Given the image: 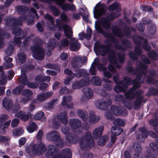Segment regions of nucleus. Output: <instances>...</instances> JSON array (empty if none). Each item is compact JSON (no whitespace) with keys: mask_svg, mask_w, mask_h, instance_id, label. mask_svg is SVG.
Returning a JSON list of instances; mask_svg holds the SVG:
<instances>
[{"mask_svg":"<svg viewBox=\"0 0 158 158\" xmlns=\"http://www.w3.org/2000/svg\"><path fill=\"white\" fill-rule=\"evenodd\" d=\"M108 9L110 11L116 10L115 12L113 11L108 13L106 17L101 18L99 20L95 21V27L97 31L104 35L106 38H108L112 43L115 44L114 48L117 50L125 51L127 48L131 47V42L126 39L120 40L122 47L119 45V41L112 34L110 33L106 32L102 28V26L106 30L109 29L110 27L111 20H113L120 15V12L121 11V8L120 5L117 2H115L109 6Z\"/></svg>","mask_w":158,"mask_h":158,"instance_id":"nucleus-1","label":"nucleus"},{"mask_svg":"<svg viewBox=\"0 0 158 158\" xmlns=\"http://www.w3.org/2000/svg\"><path fill=\"white\" fill-rule=\"evenodd\" d=\"M16 10L18 13L21 15L18 18L6 17L5 19V21L6 23V27L11 26L12 32L13 34L19 36L22 33L21 28L18 27L22 25V21L27 20V24L28 25H31L35 22V17L33 15H31L29 9L28 7L19 5L15 7Z\"/></svg>","mask_w":158,"mask_h":158,"instance_id":"nucleus-2","label":"nucleus"},{"mask_svg":"<svg viewBox=\"0 0 158 158\" xmlns=\"http://www.w3.org/2000/svg\"><path fill=\"white\" fill-rule=\"evenodd\" d=\"M94 49L97 55L104 56L108 53L109 62L113 64L117 68H120L121 66L118 62L120 63H123L125 59V54L123 52H118L117 53L118 57L116 56L115 51L110 49L106 45L101 44L99 41H96L94 44Z\"/></svg>","mask_w":158,"mask_h":158,"instance_id":"nucleus-3","label":"nucleus"},{"mask_svg":"<svg viewBox=\"0 0 158 158\" xmlns=\"http://www.w3.org/2000/svg\"><path fill=\"white\" fill-rule=\"evenodd\" d=\"M127 70L133 75L137 74L136 78L133 81L128 77H125L123 79V83L125 85H122L124 88H127L128 85L133 84V87L130 89L127 92H125L124 95L127 99L131 100L135 97H136V100L133 102L134 107L135 110L138 109V82L137 78L138 75L137 72L132 67H127Z\"/></svg>","mask_w":158,"mask_h":158,"instance_id":"nucleus-4","label":"nucleus"},{"mask_svg":"<svg viewBox=\"0 0 158 158\" xmlns=\"http://www.w3.org/2000/svg\"><path fill=\"white\" fill-rule=\"evenodd\" d=\"M56 25L59 31H60L63 28L65 36L70 39L71 41L70 43L69 40L66 38L62 40L60 43L61 47H68L70 44V49L72 51H74L78 50L80 47L81 44L78 41L77 39L75 38H72L73 36V32L71 28L67 25L63 24L61 20L59 19H57L56 20Z\"/></svg>","mask_w":158,"mask_h":158,"instance_id":"nucleus-5","label":"nucleus"},{"mask_svg":"<svg viewBox=\"0 0 158 158\" xmlns=\"http://www.w3.org/2000/svg\"><path fill=\"white\" fill-rule=\"evenodd\" d=\"M81 57L78 56H75L72 59L71 64L72 67L74 69L73 71L75 72L73 74V76H67L64 79V83L65 85L69 84L71 80L74 77L80 78L87 75V72L84 69H79L78 68L81 67L84 64Z\"/></svg>","mask_w":158,"mask_h":158,"instance_id":"nucleus-6","label":"nucleus"},{"mask_svg":"<svg viewBox=\"0 0 158 158\" xmlns=\"http://www.w3.org/2000/svg\"><path fill=\"white\" fill-rule=\"evenodd\" d=\"M48 158H71L72 153L69 148H66L61 151L60 153L56 149V148L52 145L48 146V151L45 154Z\"/></svg>","mask_w":158,"mask_h":158,"instance_id":"nucleus-7","label":"nucleus"},{"mask_svg":"<svg viewBox=\"0 0 158 158\" xmlns=\"http://www.w3.org/2000/svg\"><path fill=\"white\" fill-rule=\"evenodd\" d=\"M43 43L42 40L38 38H35L33 40L34 46H30L33 53V57L38 60H42L44 58L45 51L44 49L40 47Z\"/></svg>","mask_w":158,"mask_h":158,"instance_id":"nucleus-8","label":"nucleus"},{"mask_svg":"<svg viewBox=\"0 0 158 158\" xmlns=\"http://www.w3.org/2000/svg\"><path fill=\"white\" fill-rule=\"evenodd\" d=\"M79 144L82 151H85L88 148L94 147L95 142L93 139L91 133L90 131L86 132L85 138L82 137L79 139Z\"/></svg>","mask_w":158,"mask_h":158,"instance_id":"nucleus-9","label":"nucleus"},{"mask_svg":"<svg viewBox=\"0 0 158 158\" xmlns=\"http://www.w3.org/2000/svg\"><path fill=\"white\" fill-rule=\"evenodd\" d=\"M46 146L44 143L30 144L26 149V152L29 154L31 153L34 156L42 154L46 151Z\"/></svg>","mask_w":158,"mask_h":158,"instance_id":"nucleus-10","label":"nucleus"},{"mask_svg":"<svg viewBox=\"0 0 158 158\" xmlns=\"http://www.w3.org/2000/svg\"><path fill=\"white\" fill-rule=\"evenodd\" d=\"M46 137L48 141L55 142V145L60 148L63 147L67 144L66 142L60 138L59 132L55 130L50 131L47 133Z\"/></svg>","mask_w":158,"mask_h":158,"instance_id":"nucleus-11","label":"nucleus"},{"mask_svg":"<svg viewBox=\"0 0 158 158\" xmlns=\"http://www.w3.org/2000/svg\"><path fill=\"white\" fill-rule=\"evenodd\" d=\"M106 6L105 4L98 3L94 8L93 14L94 18L98 19L101 16L106 14Z\"/></svg>","mask_w":158,"mask_h":158,"instance_id":"nucleus-12","label":"nucleus"},{"mask_svg":"<svg viewBox=\"0 0 158 158\" xmlns=\"http://www.w3.org/2000/svg\"><path fill=\"white\" fill-rule=\"evenodd\" d=\"M141 58L145 64H139V81L140 79L143 80L146 77L147 66L146 64H149L150 61L149 59L144 55H143Z\"/></svg>","mask_w":158,"mask_h":158,"instance_id":"nucleus-13","label":"nucleus"},{"mask_svg":"<svg viewBox=\"0 0 158 158\" xmlns=\"http://www.w3.org/2000/svg\"><path fill=\"white\" fill-rule=\"evenodd\" d=\"M69 127L66 126L61 128L62 132L66 135L65 138L67 141L70 143H76L77 141L78 138L75 133L70 132Z\"/></svg>","mask_w":158,"mask_h":158,"instance_id":"nucleus-14","label":"nucleus"},{"mask_svg":"<svg viewBox=\"0 0 158 158\" xmlns=\"http://www.w3.org/2000/svg\"><path fill=\"white\" fill-rule=\"evenodd\" d=\"M124 33H123L121 30L117 27H114L112 29V32L115 35L121 38L125 36L127 38L131 37L130 28L126 25L123 27Z\"/></svg>","mask_w":158,"mask_h":158,"instance_id":"nucleus-15","label":"nucleus"},{"mask_svg":"<svg viewBox=\"0 0 158 158\" xmlns=\"http://www.w3.org/2000/svg\"><path fill=\"white\" fill-rule=\"evenodd\" d=\"M21 38L20 37H15L13 42L8 43V47L5 51L6 53L8 56H10L13 53L15 45L20 47L21 42Z\"/></svg>","mask_w":158,"mask_h":158,"instance_id":"nucleus-16","label":"nucleus"},{"mask_svg":"<svg viewBox=\"0 0 158 158\" xmlns=\"http://www.w3.org/2000/svg\"><path fill=\"white\" fill-rule=\"evenodd\" d=\"M90 83V78L88 76L84 77L80 81L74 82L72 85L73 89H78L81 87L88 85Z\"/></svg>","mask_w":158,"mask_h":158,"instance_id":"nucleus-17","label":"nucleus"},{"mask_svg":"<svg viewBox=\"0 0 158 158\" xmlns=\"http://www.w3.org/2000/svg\"><path fill=\"white\" fill-rule=\"evenodd\" d=\"M111 104L112 101L109 99H107L106 101L103 99H98L95 103V106L97 108L103 110H106Z\"/></svg>","mask_w":158,"mask_h":158,"instance_id":"nucleus-18","label":"nucleus"},{"mask_svg":"<svg viewBox=\"0 0 158 158\" xmlns=\"http://www.w3.org/2000/svg\"><path fill=\"white\" fill-rule=\"evenodd\" d=\"M18 79L22 84L25 85H27L29 88L36 89L38 86V83L29 82L27 79L26 74H23V73H22V74L19 77Z\"/></svg>","mask_w":158,"mask_h":158,"instance_id":"nucleus-19","label":"nucleus"},{"mask_svg":"<svg viewBox=\"0 0 158 158\" xmlns=\"http://www.w3.org/2000/svg\"><path fill=\"white\" fill-rule=\"evenodd\" d=\"M69 126L73 131L76 132L81 125V121L78 118L70 119L69 120Z\"/></svg>","mask_w":158,"mask_h":158,"instance_id":"nucleus-20","label":"nucleus"},{"mask_svg":"<svg viewBox=\"0 0 158 158\" xmlns=\"http://www.w3.org/2000/svg\"><path fill=\"white\" fill-rule=\"evenodd\" d=\"M53 94L52 91H49L38 95L37 98L33 100L32 102L34 104L37 103V101L43 102L49 98Z\"/></svg>","mask_w":158,"mask_h":158,"instance_id":"nucleus-21","label":"nucleus"},{"mask_svg":"<svg viewBox=\"0 0 158 158\" xmlns=\"http://www.w3.org/2000/svg\"><path fill=\"white\" fill-rule=\"evenodd\" d=\"M72 100V97L70 95L64 96L62 98V101L61 103V106L66 108H73V104L72 102H70Z\"/></svg>","mask_w":158,"mask_h":158,"instance_id":"nucleus-22","label":"nucleus"},{"mask_svg":"<svg viewBox=\"0 0 158 158\" xmlns=\"http://www.w3.org/2000/svg\"><path fill=\"white\" fill-rule=\"evenodd\" d=\"M44 18L46 19L47 24L48 27L51 31H55L56 27L55 25L54 19L52 17L48 14H46L44 15Z\"/></svg>","mask_w":158,"mask_h":158,"instance_id":"nucleus-23","label":"nucleus"},{"mask_svg":"<svg viewBox=\"0 0 158 158\" xmlns=\"http://www.w3.org/2000/svg\"><path fill=\"white\" fill-rule=\"evenodd\" d=\"M21 93L24 96V97L22 98L20 102L24 104H25L31 99V96L33 94L32 91L29 89L23 90Z\"/></svg>","mask_w":158,"mask_h":158,"instance_id":"nucleus-24","label":"nucleus"},{"mask_svg":"<svg viewBox=\"0 0 158 158\" xmlns=\"http://www.w3.org/2000/svg\"><path fill=\"white\" fill-rule=\"evenodd\" d=\"M32 114L30 112H26L23 111H20L16 114L15 116L23 121H27L30 118H31Z\"/></svg>","mask_w":158,"mask_h":158,"instance_id":"nucleus-25","label":"nucleus"},{"mask_svg":"<svg viewBox=\"0 0 158 158\" xmlns=\"http://www.w3.org/2000/svg\"><path fill=\"white\" fill-rule=\"evenodd\" d=\"M115 100L121 102L128 109L131 110L132 108V104L130 101L127 102L126 99L123 95H117L115 97Z\"/></svg>","mask_w":158,"mask_h":158,"instance_id":"nucleus-26","label":"nucleus"},{"mask_svg":"<svg viewBox=\"0 0 158 158\" xmlns=\"http://www.w3.org/2000/svg\"><path fill=\"white\" fill-rule=\"evenodd\" d=\"M147 40L142 37L139 36V47H142L145 50L149 51L151 49V47L149 45H148ZM140 50L139 48V56L140 53Z\"/></svg>","mask_w":158,"mask_h":158,"instance_id":"nucleus-27","label":"nucleus"},{"mask_svg":"<svg viewBox=\"0 0 158 158\" xmlns=\"http://www.w3.org/2000/svg\"><path fill=\"white\" fill-rule=\"evenodd\" d=\"M57 44V41L56 40L54 39L49 40L48 44V49L46 53V54L48 56H50L51 55V51L53 49Z\"/></svg>","mask_w":158,"mask_h":158,"instance_id":"nucleus-28","label":"nucleus"},{"mask_svg":"<svg viewBox=\"0 0 158 158\" xmlns=\"http://www.w3.org/2000/svg\"><path fill=\"white\" fill-rule=\"evenodd\" d=\"M92 35V31L91 29L90 28L88 27L86 34L82 32L79 34L78 36L81 40H82L84 38L86 39L87 40H89L91 38Z\"/></svg>","mask_w":158,"mask_h":158,"instance_id":"nucleus-29","label":"nucleus"},{"mask_svg":"<svg viewBox=\"0 0 158 158\" xmlns=\"http://www.w3.org/2000/svg\"><path fill=\"white\" fill-rule=\"evenodd\" d=\"M57 118L63 124L66 125L68 124V115L66 111L59 113L57 115Z\"/></svg>","mask_w":158,"mask_h":158,"instance_id":"nucleus-30","label":"nucleus"},{"mask_svg":"<svg viewBox=\"0 0 158 158\" xmlns=\"http://www.w3.org/2000/svg\"><path fill=\"white\" fill-rule=\"evenodd\" d=\"M13 105V102L9 98H4L2 100V105L8 111H10Z\"/></svg>","mask_w":158,"mask_h":158,"instance_id":"nucleus-31","label":"nucleus"},{"mask_svg":"<svg viewBox=\"0 0 158 158\" xmlns=\"http://www.w3.org/2000/svg\"><path fill=\"white\" fill-rule=\"evenodd\" d=\"M100 120V117L96 116L93 111L90 112L89 118V121L91 123L95 124Z\"/></svg>","mask_w":158,"mask_h":158,"instance_id":"nucleus-32","label":"nucleus"},{"mask_svg":"<svg viewBox=\"0 0 158 158\" xmlns=\"http://www.w3.org/2000/svg\"><path fill=\"white\" fill-rule=\"evenodd\" d=\"M103 130V126H100L96 128L93 133L94 139H97L100 137L102 134Z\"/></svg>","mask_w":158,"mask_h":158,"instance_id":"nucleus-33","label":"nucleus"},{"mask_svg":"<svg viewBox=\"0 0 158 158\" xmlns=\"http://www.w3.org/2000/svg\"><path fill=\"white\" fill-rule=\"evenodd\" d=\"M10 34L8 33H5L3 30L0 29V48L4 47L5 46V43L3 41V37L8 38Z\"/></svg>","mask_w":158,"mask_h":158,"instance_id":"nucleus-34","label":"nucleus"},{"mask_svg":"<svg viewBox=\"0 0 158 158\" xmlns=\"http://www.w3.org/2000/svg\"><path fill=\"white\" fill-rule=\"evenodd\" d=\"M82 91L87 99H90L93 97V92L91 88L85 87L82 89Z\"/></svg>","mask_w":158,"mask_h":158,"instance_id":"nucleus-35","label":"nucleus"},{"mask_svg":"<svg viewBox=\"0 0 158 158\" xmlns=\"http://www.w3.org/2000/svg\"><path fill=\"white\" fill-rule=\"evenodd\" d=\"M6 56L4 58L5 63L4 64V66L5 69L10 68L13 66V64L11 62L12 61V58Z\"/></svg>","mask_w":158,"mask_h":158,"instance_id":"nucleus-36","label":"nucleus"},{"mask_svg":"<svg viewBox=\"0 0 158 158\" xmlns=\"http://www.w3.org/2000/svg\"><path fill=\"white\" fill-rule=\"evenodd\" d=\"M83 8H80V9L82 10L83 12L82 13L81 15L82 16L83 20L86 22H88L89 17V14L88 11L87 9L86 8L85 5H83Z\"/></svg>","mask_w":158,"mask_h":158,"instance_id":"nucleus-37","label":"nucleus"},{"mask_svg":"<svg viewBox=\"0 0 158 158\" xmlns=\"http://www.w3.org/2000/svg\"><path fill=\"white\" fill-rule=\"evenodd\" d=\"M112 135L118 136L121 134L123 131V129L116 126H113L111 129Z\"/></svg>","mask_w":158,"mask_h":158,"instance_id":"nucleus-38","label":"nucleus"},{"mask_svg":"<svg viewBox=\"0 0 158 158\" xmlns=\"http://www.w3.org/2000/svg\"><path fill=\"white\" fill-rule=\"evenodd\" d=\"M91 84L94 85L100 86L102 84L101 79L99 77L96 76H93L91 80Z\"/></svg>","mask_w":158,"mask_h":158,"instance_id":"nucleus-39","label":"nucleus"},{"mask_svg":"<svg viewBox=\"0 0 158 158\" xmlns=\"http://www.w3.org/2000/svg\"><path fill=\"white\" fill-rule=\"evenodd\" d=\"M77 114L78 116L81 118L83 121L85 122L87 121L88 114L86 111L79 109L77 111Z\"/></svg>","mask_w":158,"mask_h":158,"instance_id":"nucleus-40","label":"nucleus"},{"mask_svg":"<svg viewBox=\"0 0 158 158\" xmlns=\"http://www.w3.org/2000/svg\"><path fill=\"white\" fill-rule=\"evenodd\" d=\"M130 59L133 60H136L138 57V46L137 45L135 47L134 52H130L129 54Z\"/></svg>","mask_w":158,"mask_h":158,"instance_id":"nucleus-41","label":"nucleus"},{"mask_svg":"<svg viewBox=\"0 0 158 158\" xmlns=\"http://www.w3.org/2000/svg\"><path fill=\"white\" fill-rule=\"evenodd\" d=\"M118 107L115 105L112 106L110 107V110L111 112L116 116L121 115V110Z\"/></svg>","mask_w":158,"mask_h":158,"instance_id":"nucleus-42","label":"nucleus"},{"mask_svg":"<svg viewBox=\"0 0 158 158\" xmlns=\"http://www.w3.org/2000/svg\"><path fill=\"white\" fill-rule=\"evenodd\" d=\"M94 61V63L99 71H104L106 69V68L103 64L99 63L100 60L98 58H95Z\"/></svg>","mask_w":158,"mask_h":158,"instance_id":"nucleus-43","label":"nucleus"},{"mask_svg":"<svg viewBox=\"0 0 158 158\" xmlns=\"http://www.w3.org/2000/svg\"><path fill=\"white\" fill-rule=\"evenodd\" d=\"M59 99L57 98H54L51 101L46 104V108L48 109H52L54 106L58 103Z\"/></svg>","mask_w":158,"mask_h":158,"instance_id":"nucleus-44","label":"nucleus"},{"mask_svg":"<svg viewBox=\"0 0 158 158\" xmlns=\"http://www.w3.org/2000/svg\"><path fill=\"white\" fill-rule=\"evenodd\" d=\"M44 116V112L42 111H40L35 114L34 115V118L37 120H39L42 121H44L46 120Z\"/></svg>","mask_w":158,"mask_h":158,"instance_id":"nucleus-45","label":"nucleus"},{"mask_svg":"<svg viewBox=\"0 0 158 158\" xmlns=\"http://www.w3.org/2000/svg\"><path fill=\"white\" fill-rule=\"evenodd\" d=\"M37 126L36 124L33 122L29 123L27 127V130L29 133H32L36 130Z\"/></svg>","mask_w":158,"mask_h":158,"instance_id":"nucleus-46","label":"nucleus"},{"mask_svg":"<svg viewBox=\"0 0 158 158\" xmlns=\"http://www.w3.org/2000/svg\"><path fill=\"white\" fill-rule=\"evenodd\" d=\"M44 66L47 68L54 69L58 72H60V67L56 64L47 63Z\"/></svg>","mask_w":158,"mask_h":158,"instance_id":"nucleus-47","label":"nucleus"},{"mask_svg":"<svg viewBox=\"0 0 158 158\" xmlns=\"http://www.w3.org/2000/svg\"><path fill=\"white\" fill-rule=\"evenodd\" d=\"M5 7L3 5H0V23H1L2 18L3 16L7 13L6 7L5 6Z\"/></svg>","mask_w":158,"mask_h":158,"instance_id":"nucleus-48","label":"nucleus"},{"mask_svg":"<svg viewBox=\"0 0 158 158\" xmlns=\"http://www.w3.org/2000/svg\"><path fill=\"white\" fill-rule=\"evenodd\" d=\"M23 133V130L22 128L15 129L12 131V135L15 137H18L21 135Z\"/></svg>","mask_w":158,"mask_h":158,"instance_id":"nucleus-49","label":"nucleus"},{"mask_svg":"<svg viewBox=\"0 0 158 158\" xmlns=\"http://www.w3.org/2000/svg\"><path fill=\"white\" fill-rule=\"evenodd\" d=\"M34 35L31 33L23 41L22 43V46H26L29 44V43L31 41Z\"/></svg>","mask_w":158,"mask_h":158,"instance_id":"nucleus-50","label":"nucleus"},{"mask_svg":"<svg viewBox=\"0 0 158 158\" xmlns=\"http://www.w3.org/2000/svg\"><path fill=\"white\" fill-rule=\"evenodd\" d=\"M148 56L152 59L154 60H158V55L154 51L148 52Z\"/></svg>","mask_w":158,"mask_h":158,"instance_id":"nucleus-51","label":"nucleus"},{"mask_svg":"<svg viewBox=\"0 0 158 158\" xmlns=\"http://www.w3.org/2000/svg\"><path fill=\"white\" fill-rule=\"evenodd\" d=\"M18 61L22 63H24L26 60V56L24 52H20L18 53Z\"/></svg>","mask_w":158,"mask_h":158,"instance_id":"nucleus-52","label":"nucleus"},{"mask_svg":"<svg viewBox=\"0 0 158 158\" xmlns=\"http://www.w3.org/2000/svg\"><path fill=\"white\" fill-rule=\"evenodd\" d=\"M113 123L115 125L122 127L125 126V122L124 120L117 118L114 121Z\"/></svg>","mask_w":158,"mask_h":158,"instance_id":"nucleus-53","label":"nucleus"},{"mask_svg":"<svg viewBox=\"0 0 158 158\" xmlns=\"http://www.w3.org/2000/svg\"><path fill=\"white\" fill-rule=\"evenodd\" d=\"M109 139L107 135H104L99 139L98 141V143L99 145L102 146Z\"/></svg>","mask_w":158,"mask_h":158,"instance_id":"nucleus-54","label":"nucleus"},{"mask_svg":"<svg viewBox=\"0 0 158 158\" xmlns=\"http://www.w3.org/2000/svg\"><path fill=\"white\" fill-rule=\"evenodd\" d=\"M94 92L99 94L103 96L106 97L107 94L105 91L103 89L96 88L94 89Z\"/></svg>","mask_w":158,"mask_h":158,"instance_id":"nucleus-55","label":"nucleus"},{"mask_svg":"<svg viewBox=\"0 0 158 158\" xmlns=\"http://www.w3.org/2000/svg\"><path fill=\"white\" fill-rule=\"evenodd\" d=\"M133 148L135 152V153L134 155L133 158H138V143L137 142L134 143Z\"/></svg>","mask_w":158,"mask_h":158,"instance_id":"nucleus-56","label":"nucleus"},{"mask_svg":"<svg viewBox=\"0 0 158 158\" xmlns=\"http://www.w3.org/2000/svg\"><path fill=\"white\" fill-rule=\"evenodd\" d=\"M24 88L23 85H20L16 87L13 91V93L14 94L16 95H19L22 89Z\"/></svg>","mask_w":158,"mask_h":158,"instance_id":"nucleus-57","label":"nucleus"},{"mask_svg":"<svg viewBox=\"0 0 158 158\" xmlns=\"http://www.w3.org/2000/svg\"><path fill=\"white\" fill-rule=\"evenodd\" d=\"M94 62V61L92 63L89 69V73L92 75H96V74L97 69Z\"/></svg>","mask_w":158,"mask_h":158,"instance_id":"nucleus-58","label":"nucleus"},{"mask_svg":"<svg viewBox=\"0 0 158 158\" xmlns=\"http://www.w3.org/2000/svg\"><path fill=\"white\" fill-rule=\"evenodd\" d=\"M139 131L142 134L141 135L139 136V138H140L141 137L145 138L147 137L148 134L147 132V130L145 128H143L139 129Z\"/></svg>","mask_w":158,"mask_h":158,"instance_id":"nucleus-59","label":"nucleus"},{"mask_svg":"<svg viewBox=\"0 0 158 158\" xmlns=\"http://www.w3.org/2000/svg\"><path fill=\"white\" fill-rule=\"evenodd\" d=\"M50 9L52 11L53 14L55 16H57L59 15L60 12L55 6L52 5L50 6Z\"/></svg>","mask_w":158,"mask_h":158,"instance_id":"nucleus-60","label":"nucleus"},{"mask_svg":"<svg viewBox=\"0 0 158 158\" xmlns=\"http://www.w3.org/2000/svg\"><path fill=\"white\" fill-rule=\"evenodd\" d=\"M45 25V23L44 20H42L41 23H38L36 24V27L38 30L40 32H42L44 30L43 26Z\"/></svg>","mask_w":158,"mask_h":158,"instance_id":"nucleus-61","label":"nucleus"},{"mask_svg":"<svg viewBox=\"0 0 158 158\" xmlns=\"http://www.w3.org/2000/svg\"><path fill=\"white\" fill-rule=\"evenodd\" d=\"M35 68V66L32 64L29 65L27 66H26L25 68H23L21 70V73L25 74V72L27 71L30 70L32 69Z\"/></svg>","mask_w":158,"mask_h":158,"instance_id":"nucleus-62","label":"nucleus"},{"mask_svg":"<svg viewBox=\"0 0 158 158\" xmlns=\"http://www.w3.org/2000/svg\"><path fill=\"white\" fill-rule=\"evenodd\" d=\"M69 92L70 90L65 86L61 87L59 90V93L60 95L66 94Z\"/></svg>","mask_w":158,"mask_h":158,"instance_id":"nucleus-63","label":"nucleus"},{"mask_svg":"<svg viewBox=\"0 0 158 158\" xmlns=\"http://www.w3.org/2000/svg\"><path fill=\"white\" fill-rule=\"evenodd\" d=\"M52 122L53 127L55 129H57L60 126L61 124L60 122L56 119H53L52 120Z\"/></svg>","mask_w":158,"mask_h":158,"instance_id":"nucleus-64","label":"nucleus"}]
</instances>
